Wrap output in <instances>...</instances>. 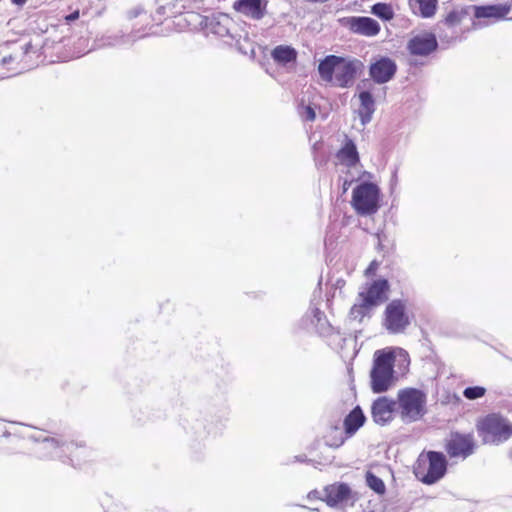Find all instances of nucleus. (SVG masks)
I'll list each match as a JSON object with an SVG mask.
<instances>
[{
	"label": "nucleus",
	"instance_id": "obj_1",
	"mask_svg": "<svg viewBox=\"0 0 512 512\" xmlns=\"http://www.w3.org/2000/svg\"><path fill=\"white\" fill-rule=\"evenodd\" d=\"M363 63L357 59H347L341 56L328 55L320 61L318 72L322 80L332 82L339 87L350 86Z\"/></svg>",
	"mask_w": 512,
	"mask_h": 512
},
{
	"label": "nucleus",
	"instance_id": "obj_2",
	"mask_svg": "<svg viewBox=\"0 0 512 512\" xmlns=\"http://www.w3.org/2000/svg\"><path fill=\"white\" fill-rule=\"evenodd\" d=\"M395 351L391 348L376 350L370 373L371 389L374 393L386 392L395 381Z\"/></svg>",
	"mask_w": 512,
	"mask_h": 512
},
{
	"label": "nucleus",
	"instance_id": "obj_3",
	"mask_svg": "<svg viewBox=\"0 0 512 512\" xmlns=\"http://www.w3.org/2000/svg\"><path fill=\"white\" fill-rule=\"evenodd\" d=\"M447 466V459L442 452L423 451L413 466V473L423 484L433 485L445 476Z\"/></svg>",
	"mask_w": 512,
	"mask_h": 512
},
{
	"label": "nucleus",
	"instance_id": "obj_4",
	"mask_svg": "<svg viewBox=\"0 0 512 512\" xmlns=\"http://www.w3.org/2000/svg\"><path fill=\"white\" fill-rule=\"evenodd\" d=\"M397 412L406 423L419 421L427 412V396L417 388H403L397 393Z\"/></svg>",
	"mask_w": 512,
	"mask_h": 512
},
{
	"label": "nucleus",
	"instance_id": "obj_5",
	"mask_svg": "<svg viewBox=\"0 0 512 512\" xmlns=\"http://www.w3.org/2000/svg\"><path fill=\"white\" fill-rule=\"evenodd\" d=\"M44 443L48 451L54 452L53 459L74 468L84 463L89 455L88 448L83 443L64 441L55 437L46 438Z\"/></svg>",
	"mask_w": 512,
	"mask_h": 512
},
{
	"label": "nucleus",
	"instance_id": "obj_6",
	"mask_svg": "<svg viewBox=\"0 0 512 512\" xmlns=\"http://www.w3.org/2000/svg\"><path fill=\"white\" fill-rule=\"evenodd\" d=\"M477 432L486 444L498 445L512 436V424L498 413L482 417L476 425Z\"/></svg>",
	"mask_w": 512,
	"mask_h": 512
},
{
	"label": "nucleus",
	"instance_id": "obj_7",
	"mask_svg": "<svg viewBox=\"0 0 512 512\" xmlns=\"http://www.w3.org/2000/svg\"><path fill=\"white\" fill-rule=\"evenodd\" d=\"M380 189L372 182H362L352 192L351 205L358 215L375 214L380 207Z\"/></svg>",
	"mask_w": 512,
	"mask_h": 512
},
{
	"label": "nucleus",
	"instance_id": "obj_8",
	"mask_svg": "<svg viewBox=\"0 0 512 512\" xmlns=\"http://www.w3.org/2000/svg\"><path fill=\"white\" fill-rule=\"evenodd\" d=\"M410 324V318L404 301L392 300L385 308L383 325L394 334L403 332Z\"/></svg>",
	"mask_w": 512,
	"mask_h": 512
},
{
	"label": "nucleus",
	"instance_id": "obj_9",
	"mask_svg": "<svg viewBox=\"0 0 512 512\" xmlns=\"http://www.w3.org/2000/svg\"><path fill=\"white\" fill-rule=\"evenodd\" d=\"M475 440L472 434H463L451 432L445 440V451L450 458L466 459L473 454L475 449Z\"/></svg>",
	"mask_w": 512,
	"mask_h": 512
},
{
	"label": "nucleus",
	"instance_id": "obj_10",
	"mask_svg": "<svg viewBox=\"0 0 512 512\" xmlns=\"http://www.w3.org/2000/svg\"><path fill=\"white\" fill-rule=\"evenodd\" d=\"M438 47L436 36L431 32L414 35L407 43V50L413 56L426 57Z\"/></svg>",
	"mask_w": 512,
	"mask_h": 512
},
{
	"label": "nucleus",
	"instance_id": "obj_11",
	"mask_svg": "<svg viewBox=\"0 0 512 512\" xmlns=\"http://www.w3.org/2000/svg\"><path fill=\"white\" fill-rule=\"evenodd\" d=\"M268 0H235L233 9L252 20H261L267 13Z\"/></svg>",
	"mask_w": 512,
	"mask_h": 512
},
{
	"label": "nucleus",
	"instance_id": "obj_12",
	"mask_svg": "<svg viewBox=\"0 0 512 512\" xmlns=\"http://www.w3.org/2000/svg\"><path fill=\"white\" fill-rule=\"evenodd\" d=\"M395 411H397L396 400L389 399L385 396L377 398L371 407L373 420L380 425L392 421Z\"/></svg>",
	"mask_w": 512,
	"mask_h": 512
},
{
	"label": "nucleus",
	"instance_id": "obj_13",
	"mask_svg": "<svg viewBox=\"0 0 512 512\" xmlns=\"http://www.w3.org/2000/svg\"><path fill=\"white\" fill-rule=\"evenodd\" d=\"M346 25L355 34L373 37L379 34L381 27L373 18L353 16L346 19Z\"/></svg>",
	"mask_w": 512,
	"mask_h": 512
},
{
	"label": "nucleus",
	"instance_id": "obj_14",
	"mask_svg": "<svg viewBox=\"0 0 512 512\" xmlns=\"http://www.w3.org/2000/svg\"><path fill=\"white\" fill-rule=\"evenodd\" d=\"M396 70V63L392 59L382 57L370 65L369 74L376 83L383 84L393 78Z\"/></svg>",
	"mask_w": 512,
	"mask_h": 512
},
{
	"label": "nucleus",
	"instance_id": "obj_15",
	"mask_svg": "<svg viewBox=\"0 0 512 512\" xmlns=\"http://www.w3.org/2000/svg\"><path fill=\"white\" fill-rule=\"evenodd\" d=\"M389 290V283L385 279H378L368 284L358 297H362L367 303H371L374 307L387 299L386 293Z\"/></svg>",
	"mask_w": 512,
	"mask_h": 512
},
{
	"label": "nucleus",
	"instance_id": "obj_16",
	"mask_svg": "<svg viewBox=\"0 0 512 512\" xmlns=\"http://www.w3.org/2000/svg\"><path fill=\"white\" fill-rule=\"evenodd\" d=\"M351 489L345 483H333L324 488L323 500L329 507H337L351 498Z\"/></svg>",
	"mask_w": 512,
	"mask_h": 512
},
{
	"label": "nucleus",
	"instance_id": "obj_17",
	"mask_svg": "<svg viewBox=\"0 0 512 512\" xmlns=\"http://www.w3.org/2000/svg\"><path fill=\"white\" fill-rule=\"evenodd\" d=\"M474 17L476 19H492L495 21L504 19L509 11L510 7L506 4H494V5H474L471 6Z\"/></svg>",
	"mask_w": 512,
	"mask_h": 512
},
{
	"label": "nucleus",
	"instance_id": "obj_18",
	"mask_svg": "<svg viewBox=\"0 0 512 512\" xmlns=\"http://www.w3.org/2000/svg\"><path fill=\"white\" fill-rule=\"evenodd\" d=\"M471 6H455L443 16L441 23L448 29L460 28L469 19Z\"/></svg>",
	"mask_w": 512,
	"mask_h": 512
},
{
	"label": "nucleus",
	"instance_id": "obj_19",
	"mask_svg": "<svg viewBox=\"0 0 512 512\" xmlns=\"http://www.w3.org/2000/svg\"><path fill=\"white\" fill-rule=\"evenodd\" d=\"M366 417L359 406H356L344 418L343 427L346 436L352 437L365 423Z\"/></svg>",
	"mask_w": 512,
	"mask_h": 512
},
{
	"label": "nucleus",
	"instance_id": "obj_20",
	"mask_svg": "<svg viewBox=\"0 0 512 512\" xmlns=\"http://www.w3.org/2000/svg\"><path fill=\"white\" fill-rule=\"evenodd\" d=\"M412 12L422 18H432L438 9V0H408Z\"/></svg>",
	"mask_w": 512,
	"mask_h": 512
},
{
	"label": "nucleus",
	"instance_id": "obj_21",
	"mask_svg": "<svg viewBox=\"0 0 512 512\" xmlns=\"http://www.w3.org/2000/svg\"><path fill=\"white\" fill-rule=\"evenodd\" d=\"M336 158L347 167H354L359 162L356 146L351 139H346L343 147L337 151Z\"/></svg>",
	"mask_w": 512,
	"mask_h": 512
},
{
	"label": "nucleus",
	"instance_id": "obj_22",
	"mask_svg": "<svg viewBox=\"0 0 512 512\" xmlns=\"http://www.w3.org/2000/svg\"><path fill=\"white\" fill-rule=\"evenodd\" d=\"M348 438L338 423L331 424L323 435L325 444L334 449L341 447Z\"/></svg>",
	"mask_w": 512,
	"mask_h": 512
},
{
	"label": "nucleus",
	"instance_id": "obj_23",
	"mask_svg": "<svg viewBox=\"0 0 512 512\" xmlns=\"http://www.w3.org/2000/svg\"><path fill=\"white\" fill-rule=\"evenodd\" d=\"M297 55V51L288 45H278L271 51V57L273 60L281 65L296 62Z\"/></svg>",
	"mask_w": 512,
	"mask_h": 512
},
{
	"label": "nucleus",
	"instance_id": "obj_24",
	"mask_svg": "<svg viewBox=\"0 0 512 512\" xmlns=\"http://www.w3.org/2000/svg\"><path fill=\"white\" fill-rule=\"evenodd\" d=\"M360 108L359 115L363 124L371 120V116L374 112V99L370 92L363 91L359 94Z\"/></svg>",
	"mask_w": 512,
	"mask_h": 512
},
{
	"label": "nucleus",
	"instance_id": "obj_25",
	"mask_svg": "<svg viewBox=\"0 0 512 512\" xmlns=\"http://www.w3.org/2000/svg\"><path fill=\"white\" fill-rule=\"evenodd\" d=\"M373 307L371 303H367L365 299L358 297V302L350 308L349 317L361 322L365 316L369 315Z\"/></svg>",
	"mask_w": 512,
	"mask_h": 512
},
{
	"label": "nucleus",
	"instance_id": "obj_26",
	"mask_svg": "<svg viewBox=\"0 0 512 512\" xmlns=\"http://www.w3.org/2000/svg\"><path fill=\"white\" fill-rule=\"evenodd\" d=\"M371 12L384 21H390L394 18V10L388 3L379 2L371 7Z\"/></svg>",
	"mask_w": 512,
	"mask_h": 512
},
{
	"label": "nucleus",
	"instance_id": "obj_27",
	"mask_svg": "<svg viewBox=\"0 0 512 512\" xmlns=\"http://www.w3.org/2000/svg\"><path fill=\"white\" fill-rule=\"evenodd\" d=\"M366 483L370 489L379 495H384L386 492L385 483L381 478L374 473L368 471L365 475Z\"/></svg>",
	"mask_w": 512,
	"mask_h": 512
},
{
	"label": "nucleus",
	"instance_id": "obj_28",
	"mask_svg": "<svg viewBox=\"0 0 512 512\" xmlns=\"http://www.w3.org/2000/svg\"><path fill=\"white\" fill-rule=\"evenodd\" d=\"M486 394V389L482 386L467 387L463 391V395L468 400L482 398Z\"/></svg>",
	"mask_w": 512,
	"mask_h": 512
},
{
	"label": "nucleus",
	"instance_id": "obj_29",
	"mask_svg": "<svg viewBox=\"0 0 512 512\" xmlns=\"http://www.w3.org/2000/svg\"><path fill=\"white\" fill-rule=\"evenodd\" d=\"M300 116L305 121H314L316 113L311 106H303L300 111Z\"/></svg>",
	"mask_w": 512,
	"mask_h": 512
},
{
	"label": "nucleus",
	"instance_id": "obj_30",
	"mask_svg": "<svg viewBox=\"0 0 512 512\" xmlns=\"http://www.w3.org/2000/svg\"><path fill=\"white\" fill-rule=\"evenodd\" d=\"M380 263L377 260H373L370 262L368 267L366 268L364 274L367 277H373L376 275V272L379 268Z\"/></svg>",
	"mask_w": 512,
	"mask_h": 512
},
{
	"label": "nucleus",
	"instance_id": "obj_31",
	"mask_svg": "<svg viewBox=\"0 0 512 512\" xmlns=\"http://www.w3.org/2000/svg\"><path fill=\"white\" fill-rule=\"evenodd\" d=\"M79 16H80V12H79V10L77 9V10H75L74 12H72L71 14L66 15L64 19H65V22H66L67 24H70L71 22H73V21L77 20V19L79 18Z\"/></svg>",
	"mask_w": 512,
	"mask_h": 512
},
{
	"label": "nucleus",
	"instance_id": "obj_32",
	"mask_svg": "<svg viewBox=\"0 0 512 512\" xmlns=\"http://www.w3.org/2000/svg\"><path fill=\"white\" fill-rule=\"evenodd\" d=\"M27 0H11V2L15 5L22 6L26 3Z\"/></svg>",
	"mask_w": 512,
	"mask_h": 512
},
{
	"label": "nucleus",
	"instance_id": "obj_33",
	"mask_svg": "<svg viewBox=\"0 0 512 512\" xmlns=\"http://www.w3.org/2000/svg\"><path fill=\"white\" fill-rule=\"evenodd\" d=\"M399 354L404 358V361H406L407 363H409V360H408V354L402 350L399 351Z\"/></svg>",
	"mask_w": 512,
	"mask_h": 512
},
{
	"label": "nucleus",
	"instance_id": "obj_34",
	"mask_svg": "<svg viewBox=\"0 0 512 512\" xmlns=\"http://www.w3.org/2000/svg\"><path fill=\"white\" fill-rule=\"evenodd\" d=\"M306 2H310V3H325V2H328L329 0H305Z\"/></svg>",
	"mask_w": 512,
	"mask_h": 512
},
{
	"label": "nucleus",
	"instance_id": "obj_35",
	"mask_svg": "<svg viewBox=\"0 0 512 512\" xmlns=\"http://www.w3.org/2000/svg\"><path fill=\"white\" fill-rule=\"evenodd\" d=\"M10 60H12V57H11V56H9V58L4 57V58L2 59V62H3V63H6V62H10Z\"/></svg>",
	"mask_w": 512,
	"mask_h": 512
},
{
	"label": "nucleus",
	"instance_id": "obj_36",
	"mask_svg": "<svg viewBox=\"0 0 512 512\" xmlns=\"http://www.w3.org/2000/svg\"><path fill=\"white\" fill-rule=\"evenodd\" d=\"M347 184H348L347 181H345V183H344V191H346Z\"/></svg>",
	"mask_w": 512,
	"mask_h": 512
},
{
	"label": "nucleus",
	"instance_id": "obj_37",
	"mask_svg": "<svg viewBox=\"0 0 512 512\" xmlns=\"http://www.w3.org/2000/svg\"><path fill=\"white\" fill-rule=\"evenodd\" d=\"M470 30H471L470 28H467V29L463 30V33L464 32H469Z\"/></svg>",
	"mask_w": 512,
	"mask_h": 512
}]
</instances>
